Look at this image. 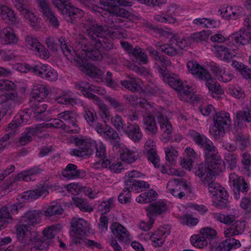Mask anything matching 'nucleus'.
<instances>
[{
  "label": "nucleus",
  "mask_w": 251,
  "mask_h": 251,
  "mask_svg": "<svg viewBox=\"0 0 251 251\" xmlns=\"http://www.w3.org/2000/svg\"><path fill=\"white\" fill-rule=\"evenodd\" d=\"M64 209L61 204L56 202L53 201L50 203V205L44 210L45 216L51 218L56 217L63 214Z\"/></svg>",
  "instance_id": "f704fd0d"
},
{
  "label": "nucleus",
  "mask_w": 251,
  "mask_h": 251,
  "mask_svg": "<svg viewBox=\"0 0 251 251\" xmlns=\"http://www.w3.org/2000/svg\"><path fill=\"white\" fill-rule=\"evenodd\" d=\"M76 87L80 90L83 95L90 100L96 102L97 104H101V100L96 95L92 94L90 91L102 95L105 91L102 88L88 84L86 82H81L76 85Z\"/></svg>",
  "instance_id": "f8f14e48"
},
{
  "label": "nucleus",
  "mask_w": 251,
  "mask_h": 251,
  "mask_svg": "<svg viewBox=\"0 0 251 251\" xmlns=\"http://www.w3.org/2000/svg\"><path fill=\"white\" fill-rule=\"evenodd\" d=\"M42 171V170L38 167H34L27 170L23 171L14 177L13 181L7 182L3 184L2 189L5 190L9 189L10 187H13L15 183V181H19L20 180L25 181H33L36 179L35 176L41 174Z\"/></svg>",
  "instance_id": "9b49d317"
},
{
  "label": "nucleus",
  "mask_w": 251,
  "mask_h": 251,
  "mask_svg": "<svg viewBox=\"0 0 251 251\" xmlns=\"http://www.w3.org/2000/svg\"><path fill=\"white\" fill-rule=\"evenodd\" d=\"M157 120L160 124L162 131L169 137L172 133L173 127L168 119L164 117L161 113H158Z\"/></svg>",
  "instance_id": "79ce46f5"
},
{
  "label": "nucleus",
  "mask_w": 251,
  "mask_h": 251,
  "mask_svg": "<svg viewBox=\"0 0 251 251\" xmlns=\"http://www.w3.org/2000/svg\"><path fill=\"white\" fill-rule=\"evenodd\" d=\"M25 43L28 48L36 52V54L40 57L47 59L50 57L48 50L37 39L28 36L26 37Z\"/></svg>",
  "instance_id": "aec40b11"
},
{
  "label": "nucleus",
  "mask_w": 251,
  "mask_h": 251,
  "mask_svg": "<svg viewBox=\"0 0 251 251\" xmlns=\"http://www.w3.org/2000/svg\"><path fill=\"white\" fill-rule=\"evenodd\" d=\"M146 209L148 211V216L154 218V217L165 212L167 209V206L164 202L158 201L151 203Z\"/></svg>",
  "instance_id": "cd10ccee"
},
{
  "label": "nucleus",
  "mask_w": 251,
  "mask_h": 251,
  "mask_svg": "<svg viewBox=\"0 0 251 251\" xmlns=\"http://www.w3.org/2000/svg\"><path fill=\"white\" fill-rule=\"evenodd\" d=\"M72 201L74 204L78 207L81 211L91 213L93 211V208L89 205L88 201L79 197H73Z\"/></svg>",
  "instance_id": "8fccbe9b"
},
{
  "label": "nucleus",
  "mask_w": 251,
  "mask_h": 251,
  "mask_svg": "<svg viewBox=\"0 0 251 251\" xmlns=\"http://www.w3.org/2000/svg\"><path fill=\"white\" fill-rule=\"evenodd\" d=\"M143 112L142 123L144 129L149 135L156 134L158 128L154 118H157V115L161 113L160 112L154 109L151 105V108H145Z\"/></svg>",
  "instance_id": "6e6552de"
},
{
  "label": "nucleus",
  "mask_w": 251,
  "mask_h": 251,
  "mask_svg": "<svg viewBox=\"0 0 251 251\" xmlns=\"http://www.w3.org/2000/svg\"><path fill=\"white\" fill-rule=\"evenodd\" d=\"M49 194L48 190L44 188L35 189L33 190L24 192L20 196L23 201H30L36 199L40 197H46Z\"/></svg>",
  "instance_id": "c85d7f7f"
},
{
  "label": "nucleus",
  "mask_w": 251,
  "mask_h": 251,
  "mask_svg": "<svg viewBox=\"0 0 251 251\" xmlns=\"http://www.w3.org/2000/svg\"><path fill=\"white\" fill-rule=\"evenodd\" d=\"M144 175L136 170L127 172L125 176V188L118 197V201L121 203H128L130 202V192L137 190L139 188H149L150 184L144 181L137 180Z\"/></svg>",
  "instance_id": "7ed1b4c3"
},
{
  "label": "nucleus",
  "mask_w": 251,
  "mask_h": 251,
  "mask_svg": "<svg viewBox=\"0 0 251 251\" xmlns=\"http://www.w3.org/2000/svg\"><path fill=\"white\" fill-rule=\"evenodd\" d=\"M190 241L193 246L198 248H203L209 243L201 232L199 234L192 236Z\"/></svg>",
  "instance_id": "6e6d98bb"
},
{
  "label": "nucleus",
  "mask_w": 251,
  "mask_h": 251,
  "mask_svg": "<svg viewBox=\"0 0 251 251\" xmlns=\"http://www.w3.org/2000/svg\"><path fill=\"white\" fill-rule=\"evenodd\" d=\"M229 180L236 200L240 198V192L244 193L248 192L249 189V185L243 177L238 176L235 173L230 174Z\"/></svg>",
  "instance_id": "ddd939ff"
},
{
  "label": "nucleus",
  "mask_w": 251,
  "mask_h": 251,
  "mask_svg": "<svg viewBox=\"0 0 251 251\" xmlns=\"http://www.w3.org/2000/svg\"><path fill=\"white\" fill-rule=\"evenodd\" d=\"M248 38L245 31H239L230 35L225 41L224 45L217 47V50L219 56L223 60L229 62L236 53L239 45L247 44Z\"/></svg>",
  "instance_id": "f03ea898"
},
{
  "label": "nucleus",
  "mask_w": 251,
  "mask_h": 251,
  "mask_svg": "<svg viewBox=\"0 0 251 251\" xmlns=\"http://www.w3.org/2000/svg\"><path fill=\"white\" fill-rule=\"evenodd\" d=\"M113 234L120 241L126 242L128 240V232L126 228L118 223H113L110 227Z\"/></svg>",
  "instance_id": "7c9ffc66"
},
{
  "label": "nucleus",
  "mask_w": 251,
  "mask_h": 251,
  "mask_svg": "<svg viewBox=\"0 0 251 251\" xmlns=\"http://www.w3.org/2000/svg\"><path fill=\"white\" fill-rule=\"evenodd\" d=\"M22 100L21 99L15 98V100H9L7 102L2 105V107L0 111V121L3 117L4 115L7 114L11 115L12 112L15 110L17 105H19L22 103Z\"/></svg>",
  "instance_id": "2f4dec72"
},
{
  "label": "nucleus",
  "mask_w": 251,
  "mask_h": 251,
  "mask_svg": "<svg viewBox=\"0 0 251 251\" xmlns=\"http://www.w3.org/2000/svg\"><path fill=\"white\" fill-rule=\"evenodd\" d=\"M15 6L21 15L33 24L32 26L34 28H36L38 26L36 25L38 19L33 13L29 10L27 5L24 3V0H15Z\"/></svg>",
  "instance_id": "5701e85b"
},
{
  "label": "nucleus",
  "mask_w": 251,
  "mask_h": 251,
  "mask_svg": "<svg viewBox=\"0 0 251 251\" xmlns=\"http://www.w3.org/2000/svg\"><path fill=\"white\" fill-rule=\"evenodd\" d=\"M132 56L134 57V61H137L140 64H146L148 62L147 55L142 51L141 48L136 46L132 50Z\"/></svg>",
  "instance_id": "864d4df0"
},
{
  "label": "nucleus",
  "mask_w": 251,
  "mask_h": 251,
  "mask_svg": "<svg viewBox=\"0 0 251 251\" xmlns=\"http://www.w3.org/2000/svg\"><path fill=\"white\" fill-rule=\"evenodd\" d=\"M213 216L215 220L226 225H231L235 221V216L232 214L214 213Z\"/></svg>",
  "instance_id": "4d7b16f0"
},
{
  "label": "nucleus",
  "mask_w": 251,
  "mask_h": 251,
  "mask_svg": "<svg viewBox=\"0 0 251 251\" xmlns=\"http://www.w3.org/2000/svg\"><path fill=\"white\" fill-rule=\"evenodd\" d=\"M17 233L18 240L22 243L29 244L30 242H33L30 245V251H46L49 248V243L46 240L39 238L37 241H35L26 225H18L17 227Z\"/></svg>",
  "instance_id": "20e7f679"
},
{
  "label": "nucleus",
  "mask_w": 251,
  "mask_h": 251,
  "mask_svg": "<svg viewBox=\"0 0 251 251\" xmlns=\"http://www.w3.org/2000/svg\"><path fill=\"white\" fill-rule=\"evenodd\" d=\"M29 104L35 113L41 114L47 109V106L44 103L43 100L30 99Z\"/></svg>",
  "instance_id": "09e8293b"
},
{
  "label": "nucleus",
  "mask_w": 251,
  "mask_h": 251,
  "mask_svg": "<svg viewBox=\"0 0 251 251\" xmlns=\"http://www.w3.org/2000/svg\"><path fill=\"white\" fill-rule=\"evenodd\" d=\"M228 195L227 192H224V194L217 197V200L213 201V205L219 209H223L227 207L229 201H228Z\"/></svg>",
  "instance_id": "052dcab7"
},
{
  "label": "nucleus",
  "mask_w": 251,
  "mask_h": 251,
  "mask_svg": "<svg viewBox=\"0 0 251 251\" xmlns=\"http://www.w3.org/2000/svg\"><path fill=\"white\" fill-rule=\"evenodd\" d=\"M95 141L90 139L75 138V142L78 149H71L70 151L71 154L78 157L91 155L93 152V146Z\"/></svg>",
  "instance_id": "1a4fd4ad"
},
{
  "label": "nucleus",
  "mask_w": 251,
  "mask_h": 251,
  "mask_svg": "<svg viewBox=\"0 0 251 251\" xmlns=\"http://www.w3.org/2000/svg\"><path fill=\"white\" fill-rule=\"evenodd\" d=\"M239 9L235 7H228L227 6L226 10L222 12L223 16L226 19H236L239 16Z\"/></svg>",
  "instance_id": "774afa93"
},
{
  "label": "nucleus",
  "mask_w": 251,
  "mask_h": 251,
  "mask_svg": "<svg viewBox=\"0 0 251 251\" xmlns=\"http://www.w3.org/2000/svg\"><path fill=\"white\" fill-rule=\"evenodd\" d=\"M75 48L80 51V56H83V59L85 57L93 60H100L102 58V55L99 50V48L92 45L88 41V39L84 38H79L75 42Z\"/></svg>",
  "instance_id": "0eeeda50"
},
{
  "label": "nucleus",
  "mask_w": 251,
  "mask_h": 251,
  "mask_svg": "<svg viewBox=\"0 0 251 251\" xmlns=\"http://www.w3.org/2000/svg\"><path fill=\"white\" fill-rule=\"evenodd\" d=\"M139 153L137 151L130 150L126 148H123L121 151V159L126 163H132L137 159Z\"/></svg>",
  "instance_id": "c03bdc74"
},
{
  "label": "nucleus",
  "mask_w": 251,
  "mask_h": 251,
  "mask_svg": "<svg viewBox=\"0 0 251 251\" xmlns=\"http://www.w3.org/2000/svg\"><path fill=\"white\" fill-rule=\"evenodd\" d=\"M61 119L57 118L53 119L51 123H48L49 127H54L55 128H61L67 133H76L78 132V128L71 129V127L67 125Z\"/></svg>",
  "instance_id": "58836bf2"
},
{
  "label": "nucleus",
  "mask_w": 251,
  "mask_h": 251,
  "mask_svg": "<svg viewBox=\"0 0 251 251\" xmlns=\"http://www.w3.org/2000/svg\"><path fill=\"white\" fill-rule=\"evenodd\" d=\"M162 76L164 78V80L174 89L178 91L182 87L183 84L177 75L175 74L170 75L167 73L165 76Z\"/></svg>",
  "instance_id": "37998d69"
},
{
  "label": "nucleus",
  "mask_w": 251,
  "mask_h": 251,
  "mask_svg": "<svg viewBox=\"0 0 251 251\" xmlns=\"http://www.w3.org/2000/svg\"><path fill=\"white\" fill-rule=\"evenodd\" d=\"M188 71L199 79H201L208 71L202 67L196 61H189L187 63Z\"/></svg>",
  "instance_id": "473e14b6"
},
{
  "label": "nucleus",
  "mask_w": 251,
  "mask_h": 251,
  "mask_svg": "<svg viewBox=\"0 0 251 251\" xmlns=\"http://www.w3.org/2000/svg\"><path fill=\"white\" fill-rule=\"evenodd\" d=\"M205 184L208 186V190L209 192L213 196H220L222 194H224V192H227L225 188H222L221 186L216 182L214 181V180H201Z\"/></svg>",
  "instance_id": "4c0bfd02"
},
{
  "label": "nucleus",
  "mask_w": 251,
  "mask_h": 251,
  "mask_svg": "<svg viewBox=\"0 0 251 251\" xmlns=\"http://www.w3.org/2000/svg\"><path fill=\"white\" fill-rule=\"evenodd\" d=\"M195 175L201 178L202 180H209L213 178V176L210 172L208 164L202 163L199 165L195 171Z\"/></svg>",
  "instance_id": "a19ab883"
},
{
  "label": "nucleus",
  "mask_w": 251,
  "mask_h": 251,
  "mask_svg": "<svg viewBox=\"0 0 251 251\" xmlns=\"http://www.w3.org/2000/svg\"><path fill=\"white\" fill-rule=\"evenodd\" d=\"M236 119L240 122H245L249 123L251 121V111L246 108L236 113Z\"/></svg>",
  "instance_id": "0e129e2a"
},
{
  "label": "nucleus",
  "mask_w": 251,
  "mask_h": 251,
  "mask_svg": "<svg viewBox=\"0 0 251 251\" xmlns=\"http://www.w3.org/2000/svg\"><path fill=\"white\" fill-rule=\"evenodd\" d=\"M58 117L63 119L64 121H68V123L72 126L75 128H78V131L79 128L77 125V115L71 110H67L62 112L58 114Z\"/></svg>",
  "instance_id": "e433bc0d"
},
{
  "label": "nucleus",
  "mask_w": 251,
  "mask_h": 251,
  "mask_svg": "<svg viewBox=\"0 0 251 251\" xmlns=\"http://www.w3.org/2000/svg\"><path fill=\"white\" fill-rule=\"evenodd\" d=\"M18 38L10 27H6L0 31V42L3 45L16 44Z\"/></svg>",
  "instance_id": "a878e982"
},
{
  "label": "nucleus",
  "mask_w": 251,
  "mask_h": 251,
  "mask_svg": "<svg viewBox=\"0 0 251 251\" xmlns=\"http://www.w3.org/2000/svg\"><path fill=\"white\" fill-rule=\"evenodd\" d=\"M77 59L75 66L87 75L95 78H100L102 76V71L97 67L87 63L86 60L83 59V56Z\"/></svg>",
  "instance_id": "a211bd4d"
},
{
  "label": "nucleus",
  "mask_w": 251,
  "mask_h": 251,
  "mask_svg": "<svg viewBox=\"0 0 251 251\" xmlns=\"http://www.w3.org/2000/svg\"><path fill=\"white\" fill-rule=\"evenodd\" d=\"M201 233L205 239L208 242L212 249L215 247V239L217 236V231L210 227H204L200 230Z\"/></svg>",
  "instance_id": "49530a36"
},
{
  "label": "nucleus",
  "mask_w": 251,
  "mask_h": 251,
  "mask_svg": "<svg viewBox=\"0 0 251 251\" xmlns=\"http://www.w3.org/2000/svg\"><path fill=\"white\" fill-rule=\"evenodd\" d=\"M125 99L131 105H136L139 104L143 109L145 108H151V104L144 99H138L135 95H127L125 97Z\"/></svg>",
  "instance_id": "a18cd8bd"
},
{
  "label": "nucleus",
  "mask_w": 251,
  "mask_h": 251,
  "mask_svg": "<svg viewBox=\"0 0 251 251\" xmlns=\"http://www.w3.org/2000/svg\"><path fill=\"white\" fill-rule=\"evenodd\" d=\"M151 56L155 61V65L159 73L162 76H165L168 71L166 68L171 65V62L167 57L159 54V52L152 48L148 49Z\"/></svg>",
  "instance_id": "dca6fc26"
},
{
  "label": "nucleus",
  "mask_w": 251,
  "mask_h": 251,
  "mask_svg": "<svg viewBox=\"0 0 251 251\" xmlns=\"http://www.w3.org/2000/svg\"><path fill=\"white\" fill-rule=\"evenodd\" d=\"M49 94L47 87L42 84L34 85L30 94V99L44 100Z\"/></svg>",
  "instance_id": "72a5a7b5"
},
{
  "label": "nucleus",
  "mask_w": 251,
  "mask_h": 251,
  "mask_svg": "<svg viewBox=\"0 0 251 251\" xmlns=\"http://www.w3.org/2000/svg\"><path fill=\"white\" fill-rule=\"evenodd\" d=\"M110 120L111 124L117 131L119 132L124 131L125 127L126 126V124L121 116L116 114L114 116L112 117Z\"/></svg>",
  "instance_id": "680f3d73"
},
{
  "label": "nucleus",
  "mask_w": 251,
  "mask_h": 251,
  "mask_svg": "<svg viewBox=\"0 0 251 251\" xmlns=\"http://www.w3.org/2000/svg\"><path fill=\"white\" fill-rule=\"evenodd\" d=\"M209 155L210 156L206 155L205 157L208 162L210 172L214 177L225 170V164L216 149L214 150V151L210 152Z\"/></svg>",
  "instance_id": "9d476101"
},
{
  "label": "nucleus",
  "mask_w": 251,
  "mask_h": 251,
  "mask_svg": "<svg viewBox=\"0 0 251 251\" xmlns=\"http://www.w3.org/2000/svg\"><path fill=\"white\" fill-rule=\"evenodd\" d=\"M213 122L209 132L216 139L224 136L225 130L230 126L231 123L229 114L226 112L216 113L213 117Z\"/></svg>",
  "instance_id": "39448f33"
},
{
  "label": "nucleus",
  "mask_w": 251,
  "mask_h": 251,
  "mask_svg": "<svg viewBox=\"0 0 251 251\" xmlns=\"http://www.w3.org/2000/svg\"><path fill=\"white\" fill-rule=\"evenodd\" d=\"M235 142L236 146L242 151H244L250 146V136L243 132H237L234 134Z\"/></svg>",
  "instance_id": "c9c22d12"
},
{
  "label": "nucleus",
  "mask_w": 251,
  "mask_h": 251,
  "mask_svg": "<svg viewBox=\"0 0 251 251\" xmlns=\"http://www.w3.org/2000/svg\"><path fill=\"white\" fill-rule=\"evenodd\" d=\"M28 70L34 74L43 78H46L48 80L55 81L58 77L56 71L53 69H48V66L41 63L29 66Z\"/></svg>",
  "instance_id": "4468645a"
},
{
  "label": "nucleus",
  "mask_w": 251,
  "mask_h": 251,
  "mask_svg": "<svg viewBox=\"0 0 251 251\" xmlns=\"http://www.w3.org/2000/svg\"><path fill=\"white\" fill-rule=\"evenodd\" d=\"M106 29L112 37L120 38L125 37L126 35V30L119 25H114L108 27L106 26Z\"/></svg>",
  "instance_id": "5fc2aeb1"
},
{
  "label": "nucleus",
  "mask_w": 251,
  "mask_h": 251,
  "mask_svg": "<svg viewBox=\"0 0 251 251\" xmlns=\"http://www.w3.org/2000/svg\"><path fill=\"white\" fill-rule=\"evenodd\" d=\"M121 84L122 86L132 92H137L140 89V85L134 78H131L129 80H122Z\"/></svg>",
  "instance_id": "e2e57ef3"
},
{
  "label": "nucleus",
  "mask_w": 251,
  "mask_h": 251,
  "mask_svg": "<svg viewBox=\"0 0 251 251\" xmlns=\"http://www.w3.org/2000/svg\"><path fill=\"white\" fill-rule=\"evenodd\" d=\"M157 194L153 190H151L149 192L143 193L137 197L136 201L139 203H148L155 201L157 199Z\"/></svg>",
  "instance_id": "3c124183"
},
{
  "label": "nucleus",
  "mask_w": 251,
  "mask_h": 251,
  "mask_svg": "<svg viewBox=\"0 0 251 251\" xmlns=\"http://www.w3.org/2000/svg\"><path fill=\"white\" fill-rule=\"evenodd\" d=\"M123 132L135 143L140 142L143 138L141 129L139 126L136 123H127Z\"/></svg>",
  "instance_id": "4be33fe9"
},
{
  "label": "nucleus",
  "mask_w": 251,
  "mask_h": 251,
  "mask_svg": "<svg viewBox=\"0 0 251 251\" xmlns=\"http://www.w3.org/2000/svg\"><path fill=\"white\" fill-rule=\"evenodd\" d=\"M58 41L60 43L61 50L67 58L72 63L75 64L77 59L80 57V51L76 48V50H73L72 47L68 45L62 37L59 38Z\"/></svg>",
  "instance_id": "412c9836"
},
{
  "label": "nucleus",
  "mask_w": 251,
  "mask_h": 251,
  "mask_svg": "<svg viewBox=\"0 0 251 251\" xmlns=\"http://www.w3.org/2000/svg\"><path fill=\"white\" fill-rule=\"evenodd\" d=\"M62 176L67 179H72L84 177L85 172L82 170L78 169L74 164H69L62 172Z\"/></svg>",
  "instance_id": "b1692460"
},
{
  "label": "nucleus",
  "mask_w": 251,
  "mask_h": 251,
  "mask_svg": "<svg viewBox=\"0 0 251 251\" xmlns=\"http://www.w3.org/2000/svg\"><path fill=\"white\" fill-rule=\"evenodd\" d=\"M103 137L107 140H109L111 142H115V147L120 146L121 138L118 132L114 129L109 126L103 135Z\"/></svg>",
  "instance_id": "603ef678"
},
{
  "label": "nucleus",
  "mask_w": 251,
  "mask_h": 251,
  "mask_svg": "<svg viewBox=\"0 0 251 251\" xmlns=\"http://www.w3.org/2000/svg\"><path fill=\"white\" fill-rule=\"evenodd\" d=\"M246 227V224L245 221H237L228 228L225 229L224 235L226 237H231L241 235L244 232Z\"/></svg>",
  "instance_id": "393cba45"
},
{
  "label": "nucleus",
  "mask_w": 251,
  "mask_h": 251,
  "mask_svg": "<svg viewBox=\"0 0 251 251\" xmlns=\"http://www.w3.org/2000/svg\"><path fill=\"white\" fill-rule=\"evenodd\" d=\"M38 4L42 9L44 16L47 18V20L54 18L55 15L49 6L47 0H38Z\"/></svg>",
  "instance_id": "bf43d9fd"
},
{
  "label": "nucleus",
  "mask_w": 251,
  "mask_h": 251,
  "mask_svg": "<svg viewBox=\"0 0 251 251\" xmlns=\"http://www.w3.org/2000/svg\"><path fill=\"white\" fill-rule=\"evenodd\" d=\"M55 100L58 103L73 105L77 102L78 100L74 93L69 92L57 97Z\"/></svg>",
  "instance_id": "ea45409f"
},
{
  "label": "nucleus",
  "mask_w": 251,
  "mask_h": 251,
  "mask_svg": "<svg viewBox=\"0 0 251 251\" xmlns=\"http://www.w3.org/2000/svg\"><path fill=\"white\" fill-rule=\"evenodd\" d=\"M42 213L39 210H29L26 212L22 218V221L25 224L29 226H34L41 222ZM21 225H24L22 224ZM27 228L28 227L27 226Z\"/></svg>",
  "instance_id": "bb28decb"
},
{
  "label": "nucleus",
  "mask_w": 251,
  "mask_h": 251,
  "mask_svg": "<svg viewBox=\"0 0 251 251\" xmlns=\"http://www.w3.org/2000/svg\"><path fill=\"white\" fill-rule=\"evenodd\" d=\"M73 229L70 232V235L72 238L71 244L79 245L81 247L84 246L92 249H100V243L87 238H83L80 236L85 235L89 228V224L84 219L73 218L71 223Z\"/></svg>",
  "instance_id": "f257e3e1"
},
{
  "label": "nucleus",
  "mask_w": 251,
  "mask_h": 251,
  "mask_svg": "<svg viewBox=\"0 0 251 251\" xmlns=\"http://www.w3.org/2000/svg\"><path fill=\"white\" fill-rule=\"evenodd\" d=\"M206 81V85L210 91L216 94L221 95L223 91L220 85L216 79L212 78L209 71L201 79Z\"/></svg>",
  "instance_id": "c756f323"
},
{
  "label": "nucleus",
  "mask_w": 251,
  "mask_h": 251,
  "mask_svg": "<svg viewBox=\"0 0 251 251\" xmlns=\"http://www.w3.org/2000/svg\"><path fill=\"white\" fill-rule=\"evenodd\" d=\"M170 41V43L159 46L160 50L169 56H173L178 53L176 46L183 49L186 45L185 40L177 36L172 37Z\"/></svg>",
  "instance_id": "2eb2a0df"
},
{
  "label": "nucleus",
  "mask_w": 251,
  "mask_h": 251,
  "mask_svg": "<svg viewBox=\"0 0 251 251\" xmlns=\"http://www.w3.org/2000/svg\"><path fill=\"white\" fill-rule=\"evenodd\" d=\"M84 28V33L86 36L81 35L79 38H84L88 39L91 45L102 35H104L106 31V26L98 24L93 19L88 18L82 22Z\"/></svg>",
  "instance_id": "423d86ee"
},
{
  "label": "nucleus",
  "mask_w": 251,
  "mask_h": 251,
  "mask_svg": "<svg viewBox=\"0 0 251 251\" xmlns=\"http://www.w3.org/2000/svg\"><path fill=\"white\" fill-rule=\"evenodd\" d=\"M60 12L62 14L68 16L71 18H78L82 15V10L74 6L71 2Z\"/></svg>",
  "instance_id": "de8ad7c7"
},
{
  "label": "nucleus",
  "mask_w": 251,
  "mask_h": 251,
  "mask_svg": "<svg viewBox=\"0 0 251 251\" xmlns=\"http://www.w3.org/2000/svg\"><path fill=\"white\" fill-rule=\"evenodd\" d=\"M225 159L228 164V167L230 170H233L237 166L238 155L232 152L226 153L225 155Z\"/></svg>",
  "instance_id": "338daca9"
},
{
  "label": "nucleus",
  "mask_w": 251,
  "mask_h": 251,
  "mask_svg": "<svg viewBox=\"0 0 251 251\" xmlns=\"http://www.w3.org/2000/svg\"><path fill=\"white\" fill-rule=\"evenodd\" d=\"M167 189L175 197L181 199L185 196L184 190H187L189 188L182 179L174 178L168 182Z\"/></svg>",
  "instance_id": "f3484780"
},
{
  "label": "nucleus",
  "mask_w": 251,
  "mask_h": 251,
  "mask_svg": "<svg viewBox=\"0 0 251 251\" xmlns=\"http://www.w3.org/2000/svg\"><path fill=\"white\" fill-rule=\"evenodd\" d=\"M190 135L196 144L203 149L205 156H210L209 153L214 151V150L216 149L213 142L204 135L194 131H193Z\"/></svg>",
  "instance_id": "6ab92c4d"
},
{
  "label": "nucleus",
  "mask_w": 251,
  "mask_h": 251,
  "mask_svg": "<svg viewBox=\"0 0 251 251\" xmlns=\"http://www.w3.org/2000/svg\"><path fill=\"white\" fill-rule=\"evenodd\" d=\"M1 18L3 20L10 21L13 24H16L18 22L14 11L5 5H3Z\"/></svg>",
  "instance_id": "13d9d810"
},
{
  "label": "nucleus",
  "mask_w": 251,
  "mask_h": 251,
  "mask_svg": "<svg viewBox=\"0 0 251 251\" xmlns=\"http://www.w3.org/2000/svg\"><path fill=\"white\" fill-rule=\"evenodd\" d=\"M228 92L230 95L239 99L245 97L244 91L238 85H229Z\"/></svg>",
  "instance_id": "69168bd1"
}]
</instances>
